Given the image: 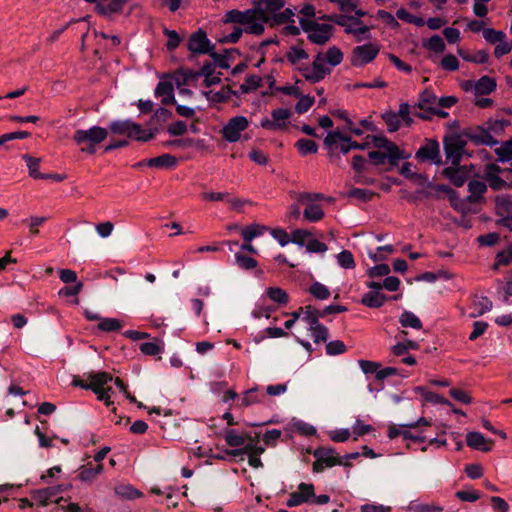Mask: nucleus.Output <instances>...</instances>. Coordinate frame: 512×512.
I'll use <instances>...</instances> for the list:
<instances>
[{"mask_svg": "<svg viewBox=\"0 0 512 512\" xmlns=\"http://www.w3.org/2000/svg\"><path fill=\"white\" fill-rule=\"evenodd\" d=\"M296 200L299 204L305 205L304 219L309 222L320 221L324 217V211L322 207L314 203V198L309 193H300L296 196Z\"/></svg>", "mask_w": 512, "mask_h": 512, "instance_id": "obj_12", "label": "nucleus"}, {"mask_svg": "<svg viewBox=\"0 0 512 512\" xmlns=\"http://www.w3.org/2000/svg\"><path fill=\"white\" fill-rule=\"evenodd\" d=\"M139 349L145 355L154 356L163 351L164 345L160 340H156L140 344Z\"/></svg>", "mask_w": 512, "mask_h": 512, "instance_id": "obj_42", "label": "nucleus"}, {"mask_svg": "<svg viewBox=\"0 0 512 512\" xmlns=\"http://www.w3.org/2000/svg\"><path fill=\"white\" fill-rule=\"evenodd\" d=\"M291 115V111L287 108L274 109L270 117H265L260 121V127L272 132L286 131L290 124Z\"/></svg>", "mask_w": 512, "mask_h": 512, "instance_id": "obj_7", "label": "nucleus"}, {"mask_svg": "<svg viewBox=\"0 0 512 512\" xmlns=\"http://www.w3.org/2000/svg\"><path fill=\"white\" fill-rule=\"evenodd\" d=\"M499 172L500 167L496 164L486 165L484 179L493 190H502L509 185L505 180L499 177Z\"/></svg>", "mask_w": 512, "mask_h": 512, "instance_id": "obj_18", "label": "nucleus"}, {"mask_svg": "<svg viewBox=\"0 0 512 512\" xmlns=\"http://www.w3.org/2000/svg\"><path fill=\"white\" fill-rule=\"evenodd\" d=\"M155 95L162 97L161 102L165 105L175 103L173 83L168 81L159 82L155 89Z\"/></svg>", "mask_w": 512, "mask_h": 512, "instance_id": "obj_21", "label": "nucleus"}, {"mask_svg": "<svg viewBox=\"0 0 512 512\" xmlns=\"http://www.w3.org/2000/svg\"><path fill=\"white\" fill-rule=\"evenodd\" d=\"M484 39L491 43L496 44L498 42H502V40L506 39V34L502 31L494 30L492 28H486L483 30Z\"/></svg>", "mask_w": 512, "mask_h": 512, "instance_id": "obj_47", "label": "nucleus"}, {"mask_svg": "<svg viewBox=\"0 0 512 512\" xmlns=\"http://www.w3.org/2000/svg\"><path fill=\"white\" fill-rule=\"evenodd\" d=\"M468 190L470 192L469 200L475 202L485 193L487 190V185L483 181L473 180L469 182Z\"/></svg>", "mask_w": 512, "mask_h": 512, "instance_id": "obj_36", "label": "nucleus"}, {"mask_svg": "<svg viewBox=\"0 0 512 512\" xmlns=\"http://www.w3.org/2000/svg\"><path fill=\"white\" fill-rule=\"evenodd\" d=\"M374 193L367 189L353 188L348 192V197L357 198L362 201H370Z\"/></svg>", "mask_w": 512, "mask_h": 512, "instance_id": "obj_57", "label": "nucleus"}, {"mask_svg": "<svg viewBox=\"0 0 512 512\" xmlns=\"http://www.w3.org/2000/svg\"><path fill=\"white\" fill-rule=\"evenodd\" d=\"M310 293L319 300H326L330 297L329 289L320 282H315L309 289Z\"/></svg>", "mask_w": 512, "mask_h": 512, "instance_id": "obj_46", "label": "nucleus"}, {"mask_svg": "<svg viewBox=\"0 0 512 512\" xmlns=\"http://www.w3.org/2000/svg\"><path fill=\"white\" fill-rule=\"evenodd\" d=\"M387 301V296L380 291H369L362 296L361 303L369 308H379Z\"/></svg>", "mask_w": 512, "mask_h": 512, "instance_id": "obj_23", "label": "nucleus"}, {"mask_svg": "<svg viewBox=\"0 0 512 512\" xmlns=\"http://www.w3.org/2000/svg\"><path fill=\"white\" fill-rule=\"evenodd\" d=\"M380 51L376 43H368L356 46L351 54V63L355 67H362L372 62Z\"/></svg>", "mask_w": 512, "mask_h": 512, "instance_id": "obj_11", "label": "nucleus"}, {"mask_svg": "<svg viewBox=\"0 0 512 512\" xmlns=\"http://www.w3.org/2000/svg\"><path fill=\"white\" fill-rule=\"evenodd\" d=\"M127 0H99L97 9L101 14L109 15L117 13L122 10L123 5Z\"/></svg>", "mask_w": 512, "mask_h": 512, "instance_id": "obj_24", "label": "nucleus"}, {"mask_svg": "<svg viewBox=\"0 0 512 512\" xmlns=\"http://www.w3.org/2000/svg\"><path fill=\"white\" fill-rule=\"evenodd\" d=\"M424 46L436 53H442L445 50V43L440 36H432L425 43Z\"/></svg>", "mask_w": 512, "mask_h": 512, "instance_id": "obj_52", "label": "nucleus"}, {"mask_svg": "<svg viewBox=\"0 0 512 512\" xmlns=\"http://www.w3.org/2000/svg\"><path fill=\"white\" fill-rule=\"evenodd\" d=\"M337 262L345 269H353L355 267L354 257L348 250H343L337 255Z\"/></svg>", "mask_w": 512, "mask_h": 512, "instance_id": "obj_51", "label": "nucleus"}, {"mask_svg": "<svg viewBox=\"0 0 512 512\" xmlns=\"http://www.w3.org/2000/svg\"><path fill=\"white\" fill-rule=\"evenodd\" d=\"M299 69L303 77L311 83L320 82L331 72V67L320 53L316 55L311 66H299Z\"/></svg>", "mask_w": 512, "mask_h": 512, "instance_id": "obj_8", "label": "nucleus"}, {"mask_svg": "<svg viewBox=\"0 0 512 512\" xmlns=\"http://www.w3.org/2000/svg\"><path fill=\"white\" fill-rule=\"evenodd\" d=\"M441 66L445 70L455 71L459 67V62L454 55L448 54L441 60Z\"/></svg>", "mask_w": 512, "mask_h": 512, "instance_id": "obj_63", "label": "nucleus"}, {"mask_svg": "<svg viewBox=\"0 0 512 512\" xmlns=\"http://www.w3.org/2000/svg\"><path fill=\"white\" fill-rule=\"evenodd\" d=\"M286 58L290 64L297 66L300 65L302 61L308 59V54L304 49L300 47H291L286 52Z\"/></svg>", "mask_w": 512, "mask_h": 512, "instance_id": "obj_34", "label": "nucleus"}, {"mask_svg": "<svg viewBox=\"0 0 512 512\" xmlns=\"http://www.w3.org/2000/svg\"><path fill=\"white\" fill-rule=\"evenodd\" d=\"M176 164V158L170 154H163L161 156L147 160V165L150 167H173Z\"/></svg>", "mask_w": 512, "mask_h": 512, "instance_id": "obj_35", "label": "nucleus"}, {"mask_svg": "<svg viewBox=\"0 0 512 512\" xmlns=\"http://www.w3.org/2000/svg\"><path fill=\"white\" fill-rule=\"evenodd\" d=\"M260 8L267 14V16L271 19V26L284 24L286 22L292 21L294 16V10L291 8H286L282 12H279L281 8L284 7L286 0H254Z\"/></svg>", "mask_w": 512, "mask_h": 512, "instance_id": "obj_3", "label": "nucleus"}, {"mask_svg": "<svg viewBox=\"0 0 512 512\" xmlns=\"http://www.w3.org/2000/svg\"><path fill=\"white\" fill-rule=\"evenodd\" d=\"M390 267L387 264H379L367 270V275L371 278L388 276Z\"/></svg>", "mask_w": 512, "mask_h": 512, "instance_id": "obj_58", "label": "nucleus"}, {"mask_svg": "<svg viewBox=\"0 0 512 512\" xmlns=\"http://www.w3.org/2000/svg\"><path fill=\"white\" fill-rule=\"evenodd\" d=\"M130 124H131L130 120L113 121L110 123L109 129L114 134L128 136Z\"/></svg>", "mask_w": 512, "mask_h": 512, "instance_id": "obj_49", "label": "nucleus"}, {"mask_svg": "<svg viewBox=\"0 0 512 512\" xmlns=\"http://www.w3.org/2000/svg\"><path fill=\"white\" fill-rule=\"evenodd\" d=\"M104 470L103 464H96L95 462H88L79 467L77 478L86 483L92 482Z\"/></svg>", "mask_w": 512, "mask_h": 512, "instance_id": "obj_19", "label": "nucleus"}, {"mask_svg": "<svg viewBox=\"0 0 512 512\" xmlns=\"http://www.w3.org/2000/svg\"><path fill=\"white\" fill-rule=\"evenodd\" d=\"M310 236V232L304 229H296L291 233V242L300 246L304 245L307 238Z\"/></svg>", "mask_w": 512, "mask_h": 512, "instance_id": "obj_61", "label": "nucleus"}, {"mask_svg": "<svg viewBox=\"0 0 512 512\" xmlns=\"http://www.w3.org/2000/svg\"><path fill=\"white\" fill-rule=\"evenodd\" d=\"M466 443L475 450L488 452L492 449L493 441L485 438L479 432H468L466 435Z\"/></svg>", "mask_w": 512, "mask_h": 512, "instance_id": "obj_20", "label": "nucleus"}, {"mask_svg": "<svg viewBox=\"0 0 512 512\" xmlns=\"http://www.w3.org/2000/svg\"><path fill=\"white\" fill-rule=\"evenodd\" d=\"M311 332V336L315 343L326 342L328 339V329L323 326L321 323L309 329Z\"/></svg>", "mask_w": 512, "mask_h": 512, "instance_id": "obj_53", "label": "nucleus"}, {"mask_svg": "<svg viewBox=\"0 0 512 512\" xmlns=\"http://www.w3.org/2000/svg\"><path fill=\"white\" fill-rule=\"evenodd\" d=\"M187 46L192 53L205 54L210 51V42L202 30H198L190 36Z\"/></svg>", "mask_w": 512, "mask_h": 512, "instance_id": "obj_16", "label": "nucleus"}, {"mask_svg": "<svg viewBox=\"0 0 512 512\" xmlns=\"http://www.w3.org/2000/svg\"><path fill=\"white\" fill-rule=\"evenodd\" d=\"M300 25L308 39L318 45L325 44L332 36L333 26L310 19H300Z\"/></svg>", "mask_w": 512, "mask_h": 512, "instance_id": "obj_4", "label": "nucleus"}, {"mask_svg": "<svg viewBox=\"0 0 512 512\" xmlns=\"http://www.w3.org/2000/svg\"><path fill=\"white\" fill-rule=\"evenodd\" d=\"M399 322L403 327H411L414 329H421L422 323L420 319L412 312L405 311L401 314Z\"/></svg>", "mask_w": 512, "mask_h": 512, "instance_id": "obj_41", "label": "nucleus"}, {"mask_svg": "<svg viewBox=\"0 0 512 512\" xmlns=\"http://www.w3.org/2000/svg\"><path fill=\"white\" fill-rule=\"evenodd\" d=\"M384 150L383 153L386 154V157L389 159L390 163L392 165L396 164L398 160L404 159L407 156L404 155V153L398 148L396 144L389 141L385 148H382Z\"/></svg>", "mask_w": 512, "mask_h": 512, "instance_id": "obj_37", "label": "nucleus"}, {"mask_svg": "<svg viewBox=\"0 0 512 512\" xmlns=\"http://www.w3.org/2000/svg\"><path fill=\"white\" fill-rule=\"evenodd\" d=\"M262 401V395L259 394L257 388L247 390L241 397L238 406L240 408H246L253 404L260 403Z\"/></svg>", "mask_w": 512, "mask_h": 512, "instance_id": "obj_30", "label": "nucleus"}, {"mask_svg": "<svg viewBox=\"0 0 512 512\" xmlns=\"http://www.w3.org/2000/svg\"><path fill=\"white\" fill-rule=\"evenodd\" d=\"M465 142L459 137H452L444 141V151L446 159L452 165H459L463 152Z\"/></svg>", "mask_w": 512, "mask_h": 512, "instance_id": "obj_13", "label": "nucleus"}, {"mask_svg": "<svg viewBox=\"0 0 512 512\" xmlns=\"http://www.w3.org/2000/svg\"><path fill=\"white\" fill-rule=\"evenodd\" d=\"M295 146L302 156H306L308 154H315L318 150V146L313 140L305 138L299 139L296 142Z\"/></svg>", "mask_w": 512, "mask_h": 512, "instance_id": "obj_40", "label": "nucleus"}, {"mask_svg": "<svg viewBox=\"0 0 512 512\" xmlns=\"http://www.w3.org/2000/svg\"><path fill=\"white\" fill-rule=\"evenodd\" d=\"M235 260H236V263L238 264V266L240 268L246 269V270L253 269L257 265L256 260H254L252 257L246 256V255H242V254H239V253H237L235 255Z\"/></svg>", "mask_w": 512, "mask_h": 512, "instance_id": "obj_56", "label": "nucleus"}, {"mask_svg": "<svg viewBox=\"0 0 512 512\" xmlns=\"http://www.w3.org/2000/svg\"><path fill=\"white\" fill-rule=\"evenodd\" d=\"M474 313L472 317L480 316L492 309V302L486 296H476L473 300Z\"/></svg>", "mask_w": 512, "mask_h": 512, "instance_id": "obj_31", "label": "nucleus"}, {"mask_svg": "<svg viewBox=\"0 0 512 512\" xmlns=\"http://www.w3.org/2000/svg\"><path fill=\"white\" fill-rule=\"evenodd\" d=\"M373 430L374 428L371 425L365 424L362 420L357 419L352 427L353 439L357 440L359 437L368 434Z\"/></svg>", "mask_w": 512, "mask_h": 512, "instance_id": "obj_48", "label": "nucleus"}, {"mask_svg": "<svg viewBox=\"0 0 512 512\" xmlns=\"http://www.w3.org/2000/svg\"><path fill=\"white\" fill-rule=\"evenodd\" d=\"M436 101H437V97L434 94L426 91L421 96L420 106L422 108H426V109L430 110L432 113H434L440 117H447V115H448L447 112H444L443 110H440L439 108L435 107Z\"/></svg>", "mask_w": 512, "mask_h": 512, "instance_id": "obj_25", "label": "nucleus"}, {"mask_svg": "<svg viewBox=\"0 0 512 512\" xmlns=\"http://www.w3.org/2000/svg\"><path fill=\"white\" fill-rule=\"evenodd\" d=\"M455 495L461 501H467V502H475L480 498L479 492L476 490H473V489L457 491Z\"/></svg>", "mask_w": 512, "mask_h": 512, "instance_id": "obj_62", "label": "nucleus"}, {"mask_svg": "<svg viewBox=\"0 0 512 512\" xmlns=\"http://www.w3.org/2000/svg\"><path fill=\"white\" fill-rule=\"evenodd\" d=\"M383 119L390 132H394L400 127L399 115H396V113H386L383 115Z\"/></svg>", "mask_w": 512, "mask_h": 512, "instance_id": "obj_60", "label": "nucleus"}, {"mask_svg": "<svg viewBox=\"0 0 512 512\" xmlns=\"http://www.w3.org/2000/svg\"><path fill=\"white\" fill-rule=\"evenodd\" d=\"M346 350L345 344L340 340L331 341L326 345V352L328 355H338L344 353Z\"/></svg>", "mask_w": 512, "mask_h": 512, "instance_id": "obj_59", "label": "nucleus"}, {"mask_svg": "<svg viewBox=\"0 0 512 512\" xmlns=\"http://www.w3.org/2000/svg\"><path fill=\"white\" fill-rule=\"evenodd\" d=\"M510 263H512V249H508L497 254L495 268L500 265H508Z\"/></svg>", "mask_w": 512, "mask_h": 512, "instance_id": "obj_64", "label": "nucleus"}, {"mask_svg": "<svg viewBox=\"0 0 512 512\" xmlns=\"http://www.w3.org/2000/svg\"><path fill=\"white\" fill-rule=\"evenodd\" d=\"M302 312V320L308 325L309 329H312L320 322L318 319L321 317L319 315L320 310L315 309L312 306L301 307Z\"/></svg>", "mask_w": 512, "mask_h": 512, "instance_id": "obj_27", "label": "nucleus"}, {"mask_svg": "<svg viewBox=\"0 0 512 512\" xmlns=\"http://www.w3.org/2000/svg\"><path fill=\"white\" fill-rule=\"evenodd\" d=\"M128 137L135 140L148 141L153 138V133L144 130L139 124L131 121Z\"/></svg>", "mask_w": 512, "mask_h": 512, "instance_id": "obj_33", "label": "nucleus"}, {"mask_svg": "<svg viewBox=\"0 0 512 512\" xmlns=\"http://www.w3.org/2000/svg\"><path fill=\"white\" fill-rule=\"evenodd\" d=\"M97 327L105 332H114L122 328V323L116 318H101Z\"/></svg>", "mask_w": 512, "mask_h": 512, "instance_id": "obj_44", "label": "nucleus"}, {"mask_svg": "<svg viewBox=\"0 0 512 512\" xmlns=\"http://www.w3.org/2000/svg\"><path fill=\"white\" fill-rule=\"evenodd\" d=\"M416 158L420 161H431L441 164L439 144L436 141H428L416 152Z\"/></svg>", "mask_w": 512, "mask_h": 512, "instance_id": "obj_15", "label": "nucleus"}, {"mask_svg": "<svg viewBox=\"0 0 512 512\" xmlns=\"http://www.w3.org/2000/svg\"><path fill=\"white\" fill-rule=\"evenodd\" d=\"M351 432L349 429H335L328 432L329 438L337 443H342L350 438Z\"/></svg>", "mask_w": 512, "mask_h": 512, "instance_id": "obj_55", "label": "nucleus"}, {"mask_svg": "<svg viewBox=\"0 0 512 512\" xmlns=\"http://www.w3.org/2000/svg\"><path fill=\"white\" fill-rule=\"evenodd\" d=\"M335 23L343 27L347 34L353 35L356 41L367 40L371 37L370 27L355 16L339 15L335 18Z\"/></svg>", "mask_w": 512, "mask_h": 512, "instance_id": "obj_6", "label": "nucleus"}, {"mask_svg": "<svg viewBox=\"0 0 512 512\" xmlns=\"http://www.w3.org/2000/svg\"><path fill=\"white\" fill-rule=\"evenodd\" d=\"M247 438L248 435L246 433H238L234 429H227L224 431L225 442L230 447H245Z\"/></svg>", "mask_w": 512, "mask_h": 512, "instance_id": "obj_26", "label": "nucleus"}, {"mask_svg": "<svg viewBox=\"0 0 512 512\" xmlns=\"http://www.w3.org/2000/svg\"><path fill=\"white\" fill-rule=\"evenodd\" d=\"M108 137V130L100 126H92L88 129H78L73 135L75 144L81 152L94 154L97 145Z\"/></svg>", "mask_w": 512, "mask_h": 512, "instance_id": "obj_2", "label": "nucleus"}, {"mask_svg": "<svg viewBox=\"0 0 512 512\" xmlns=\"http://www.w3.org/2000/svg\"><path fill=\"white\" fill-rule=\"evenodd\" d=\"M466 135L475 144H483V145L493 146L497 143V141L493 138V136L488 131L481 129V128L471 130Z\"/></svg>", "mask_w": 512, "mask_h": 512, "instance_id": "obj_22", "label": "nucleus"}, {"mask_svg": "<svg viewBox=\"0 0 512 512\" xmlns=\"http://www.w3.org/2000/svg\"><path fill=\"white\" fill-rule=\"evenodd\" d=\"M320 54L324 56L325 61L330 67L337 66L343 60V53L337 47H331L325 53Z\"/></svg>", "mask_w": 512, "mask_h": 512, "instance_id": "obj_39", "label": "nucleus"}, {"mask_svg": "<svg viewBox=\"0 0 512 512\" xmlns=\"http://www.w3.org/2000/svg\"><path fill=\"white\" fill-rule=\"evenodd\" d=\"M28 167L29 175L34 179H44L46 176L39 172L41 159L32 157L28 154L22 156Z\"/></svg>", "mask_w": 512, "mask_h": 512, "instance_id": "obj_29", "label": "nucleus"}, {"mask_svg": "<svg viewBox=\"0 0 512 512\" xmlns=\"http://www.w3.org/2000/svg\"><path fill=\"white\" fill-rule=\"evenodd\" d=\"M496 210L501 217L512 216V199L504 195L497 196Z\"/></svg>", "mask_w": 512, "mask_h": 512, "instance_id": "obj_32", "label": "nucleus"}, {"mask_svg": "<svg viewBox=\"0 0 512 512\" xmlns=\"http://www.w3.org/2000/svg\"><path fill=\"white\" fill-rule=\"evenodd\" d=\"M443 173L455 186L459 187L465 183L464 173L454 167L445 168Z\"/></svg>", "mask_w": 512, "mask_h": 512, "instance_id": "obj_43", "label": "nucleus"}, {"mask_svg": "<svg viewBox=\"0 0 512 512\" xmlns=\"http://www.w3.org/2000/svg\"><path fill=\"white\" fill-rule=\"evenodd\" d=\"M250 125V121L242 115H237L228 120L221 130L222 137L234 143L240 140L241 133L245 131Z\"/></svg>", "mask_w": 512, "mask_h": 512, "instance_id": "obj_9", "label": "nucleus"}, {"mask_svg": "<svg viewBox=\"0 0 512 512\" xmlns=\"http://www.w3.org/2000/svg\"><path fill=\"white\" fill-rule=\"evenodd\" d=\"M116 495L123 499L133 500L141 496V492L129 484H121L115 487Z\"/></svg>", "mask_w": 512, "mask_h": 512, "instance_id": "obj_38", "label": "nucleus"}, {"mask_svg": "<svg viewBox=\"0 0 512 512\" xmlns=\"http://www.w3.org/2000/svg\"><path fill=\"white\" fill-rule=\"evenodd\" d=\"M244 452L259 456L260 454H262L264 452V448L257 447L253 443H248L245 445V447L243 449H233L231 451H227V454L231 455V456H239Z\"/></svg>", "mask_w": 512, "mask_h": 512, "instance_id": "obj_50", "label": "nucleus"}, {"mask_svg": "<svg viewBox=\"0 0 512 512\" xmlns=\"http://www.w3.org/2000/svg\"><path fill=\"white\" fill-rule=\"evenodd\" d=\"M113 381V378L105 373H96L89 377V383L83 386L84 389H91L97 394L98 399L103 401L107 406L111 405V393L112 387L109 385Z\"/></svg>", "mask_w": 512, "mask_h": 512, "instance_id": "obj_5", "label": "nucleus"}, {"mask_svg": "<svg viewBox=\"0 0 512 512\" xmlns=\"http://www.w3.org/2000/svg\"><path fill=\"white\" fill-rule=\"evenodd\" d=\"M267 230V227L260 224H252L240 230L245 242H250L254 238L261 236Z\"/></svg>", "mask_w": 512, "mask_h": 512, "instance_id": "obj_28", "label": "nucleus"}, {"mask_svg": "<svg viewBox=\"0 0 512 512\" xmlns=\"http://www.w3.org/2000/svg\"><path fill=\"white\" fill-rule=\"evenodd\" d=\"M267 295L275 303L286 304L288 302V294L281 288L270 287L267 289Z\"/></svg>", "mask_w": 512, "mask_h": 512, "instance_id": "obj_45", "label": "nucleus"}, {"mask_svg": "<svg viewBox=\"0 0 512 512\" xmlns=\"http://www.w3.org/2000/svg\"><path fill=\"white\" fill-rule=\"evenodd\" d=\"M314 497V486L312 484L301 483L297 490L289 495L286 505L288 507L299 506L310 502Z\"/></svg>", "mask_w": 512, "mask_h": 512, "instance_id": "obj_14", "label": "nucleus"}, {"mask_svg": "<svg viewBox=\"0 0 512 512\" xmlns=\"http://www.w3.org/2000/svg\"><path fill=\"white\" fill-rule=\"evenodd\" d=\"M314 457L316 458V461L313 464V471L317 473L323 471L325 468L343 464L341 457L334 449L329 447L316 449Z\"/></svg>", "mask_w": 512, "mask_h": 512, "instance_id": "obj_10", "label": "nucleus"}, {"mask_svg": "<svg viewBox=\"0 0 512 512\" xmlns=\"http://www.w3.org/2000/svg\"><path fill=\"white\" fill-rule=\"evenodd\" d=\"M226 22L236 23L243 27L244 32L260 35L264 32V25L271 24V19L254 1V7L245 11L231 10L226 13Z\"/></svg>", "mask_w": 512, "mask_h": 512, "instance_id": "obj_1", "label": "nucleus"}, {"mask_svg": "<svg viewBox=\"0 0 512 512\" xmlns=\"http://www.w3.org/2000/svg\"><path fill=\"white\" fill-rule=\"evenodd\" d=\"M496 86V81L493 78L489 76H483L476 82H467L464 88L466 90L473 88L475 95L481 96L492 93L496 89Z\"/></svg>", "mask_w": 512, "mask_h": 512, "instance_id": "obj_17", "label": "nucleus"}, {"mask_svg": "<svg viewBox=\"0 0 512 512\" xmlns=\"http://www.w3.org/2000/svg\"><path fill=\"white\" fill-rule=\"evenodd\" d=\"M495 152L503 162L512 160V140L501 144Z\"/></svg>", "mask_w": 512, "mask_h": 512, "instance_id": "obj_54", "label": "nucleus"}]
</instances>
